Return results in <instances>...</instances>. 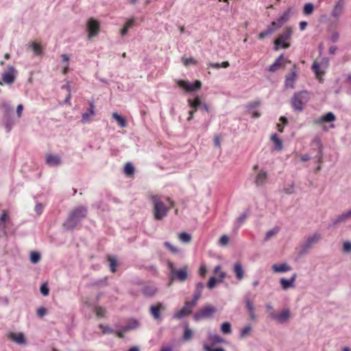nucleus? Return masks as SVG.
I'll list each match as a JSON object with an SVG mask.
<instances>
[{
	"mask_svg": "<svg viewBox=\"0 0 351 351\" xmlns=\"http://www.w3.org/2000/svg\"><path fill=\"white\" fill-rule=\"evenodd\" d=\"M87 208L84 206H79L73 209L66 221L63 223V226L66 230H71L75 228L77 224L86 217Z\"/></svg>",
	"mask_w": 351,
	"mask_h": 351,
	"instance_id": "nucleus-1",
	"label": "nucleus"
},
{
	"mask_svg": "<svg viewBox=\"0 0 351 351\" xmlns=\"http://www.w3.org/2000/svg\"><path fill=\"white\" fill-rule=\"evenodd\" d=\"M309 99V93L306 90L295 93L291 99L293 110L296 112H302Z\"/></svg>",
	"mask_w": 351,
	"mask_h": 351,
	"instance_id": "nucleus-2",
	"label": "nucleus"
},
{
	"mask_svg": "<svg viewBox=\"0 0 351 351\" xmlns=\"http://www.w3.org/2000/svg\"><path fill=\"white\" fill-rule=\"evenodd\" d=\"M293 34V29L291 27H287L284 32L280 34L274 41V49L278 50L280 48L287 49L290 47L289 40Z\"/></svg>",
	"mask_w": 351,
	"mask_h": 351,
	"instance_id": "nucleus-3",
	"label": "nucleus"
},
{
	"mask_svg": "<svg viewBox=\"0 0 351 351\" xmlns=\"http://www.w3.org/2000/svg\"><path fill=\"white\" fill-rule=\"evenodd\" d=\"M151 199L154 204V215L156 220H161L168 213V208L158 195H152Z\"/></svg>",
	"mask_w": 351,
	"mask_h": 351,
	"instance_id": "nucleus-4",
	"label": "nucleus"
},
{
	"mask_svg": "<svg viewBox=\"0 0 351 351\" xmlns=\"http://www.w3.org/2000/svg\"><path fill=\"white\" fill-rule=\"evenodd\" d=\"M217 312V308L212 305H206L193 315L195 321L210 318Z\"/></svg>",
	"mask_w": 351,
	"mask_h": 351,
	"instance_id": "nucleus-5",
	"label": "nucleus"
},
{
	"mask_svg": "<svg viewBox=\"0 0 351 351\" xmlns=\"http://www.w3.org/2000/svg\"><path fill=\"white\" fill-rule=\"evenodd\" d=\"M168 267L171 271L172 280H178L180 282H184L186 280L188 276V267L187 266H184V267L176 269L174 267L173 263L172 262H168Z\"/></svg>",
	"mask_w": 351,
	"mask_h": 351,
	"instance_id": "nucleus-6",
	"label": "nucleus"
},
{
	"mask_svg": "<svg viewBox=\"0 0 351 351\" xmlns=\"http://www.w3.org/2000/svg\"><path fill=\"white\" fill-rule=\"evenodd\" d=\"M176 82L179 87L189 93L199 90L202 86V83L199 80H196L195 82H189L182 80H177Z\"/></svg>",
	"mask_w": 351,
	"mask_h": 351,
	"instance_id": "nucleus-7",
	"label": "nucleus"
},
{
	"mask_svg": "<svg viewBox=\"0 0 351 351\" xmlns=\"http://www.w3.org/2000/svg\"><path fill=\"white\" fill-rule=\"evenodd\" d=\"M86 28L88 32V38L90 39L98 34L100 29V25L99 21L91 18L87 21Z\"/></svg>",
	"mask_w": 351,
	"mask_h": 351,
	"instance_id": "nucleus-8",
	"label": "nucleus"
},
{
	"mask_svg": "<svg viewBox=\"0 0 351 351\" xmlns=\"http://www.w3.org/2000/svg\"><path fill=\"white\" fill-rule=\"evenodd\" d=\"M290 317V311L289 309L283 310L280 313H276L274 311L270 313V317L280 324L287 322Z\"/></svg>",
	"mask_w": 351,
	"mask_h": 351,
	"instance_id": "nucleus-9",
	"label": "nucleus"
},
{
	"mask_svg": "<svg viewBox=\"0 0 351 351\" xmlns=\"http://www.w3.org/2000/svg\"><path fill=\"white\" fill-rule=\"evenodd\" d=\"M321 239V234L319 233H314L309 236L302 245V252H306L309 250L313 245L317 243Z\"/></svg>",
	"mask_w": 351,
	"mask_h": 351,
	"instance_id": "nucleus-10",
	"label": "nucleus"
},
{
	"mask_svg": "<svg viewBox=\"0 0 351 351\" xmlns=\"http://www.w3.org/2000/svg\"><path fill=\"white\" fill-rule=\"evenodd\" d=\"M165 309L166 307L162 303L158 302L156 305H152L149 307V313L155 320L160 321L162 319L160 311Z\"/></svg>",
	"mask_w": 351,
	"mask_h": 351,
	"instance_id": "nucleus-11",
	"label": "nucleus"
},
{
	"mask_svg": "<svg viewBox=\"0 0 351 351\" xmlns=\"http://www.w3.org/2000/svg\"><path fill=\"white\" fill-rule=\"evenodd\" d=\"M16 69L12 66H8V69L2 74V80L5 84H11L15 80Z\"/></svg>",
	"mask_w": 351,
	"mask_h": 351,
	"instance_id": "nucleus-12",
	"label": "nucleus"
},
{
	"mask_svg": "<svg viewBox=\"0 0 351 351\" xmlns=\"http://www.w3.org/2000/svg\"><path fill=\"white\" fill-rule=\"evenodd\" d=\"M345 0H338L331 12V16L338 20L343 12Z\"/></svg>",
	"mask_w": 351,
	"mask_h": 351,
	"instance_id": "nucleus-13",
	"label": "nucleus"
},
{
	"mask_svg": "<svg viewBox=\"0 0 351 351\" xmlns=\"http://www.w3.org/2000/svg\"><path fill=\"white\" fill-rule=\"evenodd\" d=\"M95 114V112L94 101H89L88 111L83 113L82 115V119H81L82 123L86 124L88 123H90L91 121V117L93 116H94Z\"/></svg>",
	"mask_w": 351,
	"mask_h": 351,
	"instance_id": "nucleus-14",
	"label": "nucleus"
},
{
	"mask_svg": "<svg viewBox=\"0 0 351 351\" xmlns=\"http://www.w3.org/2000/svg\"><path fill=\"white\" fill-rule=\"evenodd\" d=\"M297 79V71H296V67L294 65L293 69H291V73L287 75L285 79V86L286 88H294V84Z\"/></svg>",
	"mask_w": 351,
	"mask_h": 351,
	"instance_id": "nucleus-15",
	"label": "nucleus"
},
{
	"mask_svg": "<svg viewBox=\"0 0 351 351\" xmlns=\"http://www.w3.org/2000/svg\"><path fill=\"white\" fill-rule=\"evenodd\" d=\"M193 308L191 304H190L187 301L184 303L183 308L175 313L173 316L174 319H181L184 316L189 315L192 312V308Z\"/></svg>",
	"mask_w": 351,
	"mask_h": 351,
	"instance_id": "nucleus-16",
	"label": "nucleus"
},
{
	"mask_svg": "<svg viewBox=\"0 0 351 351\" xmlns=\"http://www.w3.org/2000/svg\"><path fill=\"white\" fill-rule=\"evenodd\" d=\"M297 274L295 273L293 274L290 279H286L285 278H282L280 280V282L283 290H287L289 288L294 287V282L296 280Z\"/></svg>",
	"mask_w": 351,
	"mask_h": 351,
	"instance_id": "nucleus-17",
	"label": "nucleus"
},
{
	"mask_svg": "<svg viewBox=\"0 0 351 351\" xmlns=\"http://www.w3.org/2000/svg\"><path fill=\"white\" fill-rule=\"evenodd\" d=\"M62 159L58 155L47 154L46 155V164L49 167H57L61 165Z\"/></svg>",
	"mask_w": 351,
	"mask_h": 351,
	"instance_id": "nucleus-18",
	"label": "nucleus"
},
{
	"mask_svg": "<svg viewBox=\"0 0 351 351\" xmlns=\"http://www.w3.org/2000/svg\"><path fill=\"white\" fill-rule=\"evenodd\" d=\"M141 291L146 297L151 298L156 295L157 288L154 285L146 284L142 287Z\"/></svg>",
	"mask_w": 351,
	"mask_h": 351,
	"instance_id": "nucleus-19",
	"label": "nucleus"
},
{
	"mask_svg": "<svg viewBox=\"0 0 351 351\" xmlns=\"http://www.w3.org/2000/svg\"><path fill=\"white\" fill-rule=\"evenodd\" d=\"M292 14L293 9L291 8H289L277 18L276 21L278 22L280 25L282 26L285 23L289 21Z\"/></svg>",
	"mask_w": 351,
	"mask_h": 351,
	"instance_id": "nucleus-20",
	"label": "nucleus"
},
{
	"mask_svg": "<svg viewBox=\"0 0 351 351\" xmlns=\"http://www.w3.org/2000/svg\"><path fill=\"white\" fill-rule=\"evenodd\" d=\"M336 120V117L332 112H328L315 121V123H331Z\"/></svg>",
	"mask_w": 351,
	"mask_h": 351,
	"instance_id": "nucleus-21",
	"label": "nucleus"
},
{
	"mask_svg": "<svg viewBox=\"0 0 351 351\" xmlns=\"http://www.w3.org/2000/svg\"><path fill=\"white\" fill-rule=\"evenodd\" d=\"M8 337L13 341L17 343L18 344L21 345L26 343L25 337L22 332H19L18 334H16L14 332H10L8 335Z\"/></svg>",
	"mask_w": 351,
	"mask_h": 351,
	"instance_id": "nucleus-22",
	"label": "nucleus"
},
{
	"mask_svg": "<svg viewBox=\"0 0 351 351\" xmlns=\"http://www.w3.org/2000/svg\"><path fill=\"white\" fill-rule=\"evenodd\" d=\"M285 61V57L283 54L279 56V57L275 60V62L271 64L268 69V71L269 72H276L278 71L280 66L282 65Z\"/></svg>",
	"mask_w": 351,
	"mask_h": 351,
	"instance_id": "nucleus-23",
	"label": "nucleus"
},
{
	"mask_svg": "<svg viewBox=\"0 0 351 351\" xmlns=\"http://www.w3.org/2000/svg\"><path fill=\"white\" fill-rule=\"evenodd\" d=\"M267 179V173L265 171L261 170L255 178V184L258 186L264 185Z\"/></svg>",
	"mask_w": 351,
	"mask_h": 351,
	"instance_id": "nucleus-24",
	"label": "nucleus"
},
{
	"mask_svg": "<svg viewBox=\"0 0 351 351\" xmlns=\"http://www.w3.org/2000/svg\"><path fill=\"white\" fill-rule=\"evenodd\" d=\"M233 271L238 280H241L244 277V269L240 263H236L233 267Z\"/></svg>",
	"mask_w": 351,
	"mask_h": 351,
	"instance_id": "nucleus-25",
	"label": "nucleus"
},
{
	"mask_svg": "<svg viewBox=\"0 0 351 351\" xmlns=\"http://www.w3.org/2000/svg\"><path fill=\"white\" fill-rule=\"evenodd\" d=\"M271 268L276 273H285L291 270V267L286 263L280 265L274 264Z\"/></svg>",
	"mask_w": 351,
	"mask_h": 351,
	"instance_id": "nucleus-26",
	"label": "nucleus"
},
{
	"mask_svg": "<svg viewBox=\"0 0 351 351\" xmlns=\"http://www.w3.org/2000/svg\"><path fill=\"white\" fill-rule=\"evenodd\" d=\"M348 220L345 212H343L341 215L337 216L335 218L332 219L330 226L332 227L337 226L339 223H346Z\"/></svg>",
	"mask_w": 351,
	"mask_h": 351,
	"instance_id": "nucleus-27",
	"label": "nucleus"
},
{
	"mask_svg": "<svg viewBox=\"0 0 351 351\" xmlns=\"http://www.w3.org/2000/svg\"><path fill=\"white\" fill-rule=\"evenodd\" d=\"M208 339L213 343H220L224 342L223 338L210 332L208 333Z\"/></svg>",
	"mask_w": 351,
	"mask_h": 351,
	"instance_id": "nucleus-28",
	"label": "nucleus"
},
{
	"mask_svg": "<svg viewBox=\"0 0 351 351\" xmlns=\"http://www.w3.org/2000/svg\"><path fill=\"white\" fill-rule=\"evenodd\" d=\"M187 101H188L189 106L191 108H195V109H197V108L202 107V105L203 104L201 101L200 98L198 96H196L193 100L191 99H189Z\"/></svg>",
	"mask_w": 351,
	"mask_h": 351,
	"instance_id": "nucleus-29",
	"label": "nucleus"
},
{
	"mask_svg": "<svg viewBox=\"0 0 351 351\" xmlns=\"http://www.w3.org/2000/svg\"><path fill=\"white\" fill-rule=\"evenodd\" d=\"M271 141L275 144V149L281 150L282 149V141L278 137L276 134H271Z\"/></svg>",
	"mask_w": 351,
	"mask_h": 351,
	"instance_id": "nucleus-30",
	"label": "nucleus"
},
{
	"mask_svg": "<svg viewBox=\"0 0 351 351\" xmlns=\"http://www.w3.org/2000/svg\"><path fill=\"white\" fill-rule=\"evenodd\" d=\"M112 117L118 122V123L121 128L126 127L127 123H126L125 119L122 116L119 114L117 112H114L112 114Z\"/></svg>",
	"mask_w": 351,
	"mask_h": 351,
	"instance_id": "nucleus-31",
	"label": "nucleus"
},
{
	"mask_svg": "<svg viewBox=\"0 0 351 351\" xmlns=\"http://www.w3.org/2000/svg\"><path fill=\"white\" fill-rule=\"evenodd\" d=\"M280 230L278 227H274V228L268 230L265 236L264 241H267L271 239L273 237H274Z\"/></svg>",
	"mask_w": 351,
	"mask_h": 351,
	"instance_id": "nucleus-32",
	"label": "nucleus"
},
{
	"mask_svg": "<svg viewBox=\"0 0 351 351\" xmlns=\"http://www.w3.org/2000/svg\"><path fill=\"white\" fill-rule=\"evenodd\" d=\"M179 240L185 243H189L191 241V235L186 232H182L178 234Z\"/></svg>",
	"mask_w": 351,
	"mask_h": 351,
	"instance_id": "nucleus-33",
	"label": "nucleus"
},
{
	"mask_svg": "<svg viewBox=\"0 0 351 351\" xmlns=\"http://www.w3.org/2000/svg\"><path fill=\"white\" fill-rule=\"evenodd\" d=\"M29 47L33 50L35 56H40L42 54L41 46L36 42H32L29 44Z\"/></svg>",
	"mask_w": 351,
	"mask_h": 351,
	"instance_id": "nucleus-34",
	"label": "nucleus"
},
{
	"mask_svg": "<svg viewBox=\"0 0 351 351\" xmlns=\"http://www.w3.org/2000/svg\"><path fill=\"white\" fill-rule=\"evenodd\" d=\"M247 216V213H242L235 221L234 223V227L237 228H239L241 227V226L243 224V223L245 221Z\"/></svg>",
	"mask_w": 351,
	"mask_h": 351,
	"instance_id": "nucleus-35",
	"label": "nucleus"
},
{
	"mask_svg": "<svg viewBox=\"0 0 351 351\" xmlns=\"http://www.w3.org/2000/svg\"><path fill=\"white\" fill-rule=\"evenodd\" d=\"M139 326V323L136 319H131L129 324L124 326V331H129L133 329H135Z\"/></svg>",
	"mask_w": 351,
	"mask_h": 351,
	"instance_id": "nucleus-36",
	"label": "nucleus"
},
{
	"mask_svg": "<svg viewBox=\"0 0 351 351\" xmlns=\"http://www.w3.org/2000/svg\"><path fill=\"white\" fill-rule=\"evenodd\" d=\"M314 10V5L311 3L304 4L303 8V14L305 15H311Z\"/></svg>",
	"mask_w": 351,
	"mask_h": 351,
	"instance_id": "nucleus-37",
	"label": "nucleus"
},
{
	"mask_svg": "<svg viewBox=\"0 0 351 351\" xmlns=\"http://www.w3.org/2000/svg\"><path fill=\"white\" fill-rule=\"evenodd\" d=\"M164 245L173 254H176L180 252V250L173 245L170 242L165 241Z\"/></svg>",
	"mask_w": 351,
	"mask_h": 351,
	"instance_id": "nucleus-38",
	"label": "nucleus"
},
{
	"mask_svg": "<svg viewBox=\"0 0 351 351\" xmlns=\"http://www.w3.org/2000/svg\"><path fill=\"white\" fill-rule=\"evenodd\" d=\"M108 260L110 262V271L112 273H114L117 270V267L118 266V263L116 258L110 256H108Z\"/></svg>",
	"mask_w": 351,
	"mask_h": 351,
	"instance_id": "nucleus-39",
	"label": "nucleus"
},
{
	"mask_svg": "<svg viewBox=\"0 0 351 351\" xmlns=\"http://www.w3.org/2000/svg\"><path fill=\"white\" fill-rule=\"evenodd\" d=\"M221 330L224 334H230L232 332L231 324L228 322L222 323Z\"/></svg>",
	"mask_w": 351,
	"mask_h": 351,
	"instance_id": "nucleus-40",
	"label": "nucleus"
},
{
	"mask_svg": "<svg viewBox=\"0 0 351 351\" xmlns=\"http://www.w3.org/2000/svg\"><path fill=\"white\" fill-rule=\"evenodd\" d=\"M282 26L279 25L278 22L277 21H272L270 25H269L267 27V29L269 31H271V34H272L274 32H276L278 29H279Z\"/></svg>",
	"mask_w": 351,
	"mask_h": 351,
	"instance_id": "nucleus-41",
	"label": "nucleus"
},
{
	"mask_svg": "<svg viewBox=\"0 0 351 351\" xmlns=\"http://www.w3.org/2000/svg\"><path fill=\"white\" fill-rule=\"evenodd\" d=\"M193 337V331L190 329L188 326H185V330L183 335V339L184 341H189Z\"/></svg>",
	"mask_w": 351,
	"mask_h": 351,
	"instance_id": "nucleus-42",
	"label": "nucleus"
},
{
	"mask_svg": "<svg viewBox=\"0 0 351 351\" xmlns=\"http://www.w3.org/2000/svg\"><path fill=\"white\" fill-rule=\"evenodd\" d=\"M209 66L212 68H214V69H219V68H227L230 66V64H229V62L228 61H225V62H223L222 63H210L209 64Z\"/></svg>",
	"mask_w": 351,
	"mask_h": 351,
	"instance_id": "nucleus-43",
	"label": "nucleus"
},
{
	"mask_svg": "<svg viewBox=\"0 0 351 351\" xmlns=\"http://www.w3.org/2000/svg\"><path fill=\"white\" fill-rule=\"evenodd\" d=\"M251 331H252V327L249 325L245 326L241 330L239 337L241 339L245 338L246 336H247L250 333Z\"/></svg>",
	"mask_w": 351,
	"mask_h": 351,
	"instance_id": "nucleus-44",
	"label": "nucleus"
},
{
	"mask_svg": "<svg viewBox=\"0 0 351 351\" xmlns=\"http://www.w3.org/2000/svg\"><path fill=\"white\" fill-rule=\"evenodd\" d=\"M40 254L37 252H32L30 254V261L32 263H37L40 260Z\"/></svg>",
	"mask_w": 351,
	"mask_h": 351,
	"instance_id": "nucleus-45",
	"label": "nucleus"
},
{
	"mask_svg": "<svg viewBox=\"0 0 351 351\" xmlns=\"http://www.w3.org/2000/svg\"><path fill=\"white\" fill-rule=\"evenodd\" d=\"M99 328L102 330V333L105 334H113L114 330L108 326L100 324Z\"/></svg>",
	"mask_w": 351,
	"mask_h": 351,
	"instance_id": "nucleus-46",
	"label": "nucleus"
},
{
	"mask_svg": "<svg viewBox=\"0 0 351 351\" xmlns=\"http://www.w3.org/2000/svg\"><path fill=\"white\" fill-rule=\"evenodd\" d=\"M245 304L246 308L247 309V311L249 312L253 311V310H254V307L252 302L250 300V298L247 295L245 297Z\"/></svg>",
	"mask_w": 351,
	"mask_h": 351,
	"instance_id": "nucleus-47",
	"label": "nucleus"
},
{
	"mask_svg": "<svg viewBox=\"0 0 351 351\" xmlns=\"http://www.w3.org/2000/svg\"><path fill=\"white\" fill-rule=\"evenodd\" d=\"M124 171L126 175H132L134 172V167L131 163H127L124 167Z\"/></svg>",
	"mask_w": 351,
	"mask_h": 351,
	"instance_id": "nucleus-48",
	"label": "nucleus"
},
{
	"mask_svg": "<svg viewBox=\"0 0 351 351\" xmlns=\"http://www.w3.org/2000/svg\"><path fill=\"white\" fill-rule=\"evenodd\" d=\"M96 315L99 317H104L106 315V309L101 306L95 307Z\"/></svg>",
	"mask_w": 351,
	"mask_h": 351,
	"instance_id": "nucleus-49",
	"label": "nucleus"
},
{
	"mask_svg": "<svg viewBox=\"0 0 351 351\" xmlns=\"http://www.w3.org/2000/svg\"><path fill=\"white\" fill-rule=\"evenodd\" d=\"M1 108L3 109V111L5 114H9L13 111V108L7 103H4L2 104Z\"/></svg>",
	"mask_w": 351,
	"mask_h": 351,
	"instance_id": "nucleus-50",
	"label": "nucleus"
},
{
	"mask_svg": "<svg viewBox=\"0 0 351 351\" xmlns=\"http://www.w3.org/2000/svg\"><path fill=\"white\" fill-rule=\"evenodd\" d=\"M229 242V238L227 235H223L219 240V245L221 246L226 245Z\"/></svg>",
	"mask_w": 351,
	"mask_h": 351,
	"instance_id": "nucleus-51",
	"label": "nucleus"
},
{
	"mask_svg": "<svg viewBox=\"0 0 351 351\" xmlns=\"http://www.w3.org/2000/svg\"><path fill=\"white\" fill-rule=\"evenodd\" d=\"M204 288V285L203 282H197L196 284L195 293L202 295V290Z\"/></svg>",
	"mask_w": 351,
	"mask_h": 351,
	"instance_id": "nucleus-52",
	"label": "nucleus"
},
{
	"mask_svg": "<svg viewBox=\"0 0 351 351\" xmlns=\"http://www.w3.org/2000/svg\"><path fill=\"white\" fill-rule=\"evenodd\" d=\"M40 291L45 296H47L49 295V288L45 283L42 284V285L40 286Z\"/></svg>",
	"mask_w": 351,
	"mask_h": 351,
	"instance_id": "nucleus-53",
	"label": "nucleus"
},
{
	"mask_svg": "<svg viewBox=\"0 0 351 351\" xmlns=\"http://www.w3.org/2000/svg\"><path fill=\"white\" fill-rule=\"evenodd\" d=\"M182 62L185 66L196 64V60L193 58H182Z\"/></svg>",
	"mask_w": 351,
	"mask_h": 351,
	"instance_id": "nucleus-54",
	"label": "nucleus"
},
{
	"mask_svg": "<svg viewBox=\"0 0 351 351\" xmlns=\"http://www.w3.org/2000/svg\"><path fill=\"white\" fill-rule=\"evenodd\" d=\"M201 295L194 293L193 298L191 301H187L193 307L197 304L198 300L201 298Z\"/></svg>",
	"mask_w": 351,
	"mask_h": 351,
	"instance_id": "nucleus-55",
	"label": "nucleus"
},
{
	"mask_svg": "<svg viewBox=\"0 0 351 351\" xmlns=\"http://www.w3.org/2000/svg\"><path fill=\"white\" fill-rule=\"evenodd\" d=\"M204 350L205 351H226L224 348H218L216 349L212 348L208 344H204L203 346Z\"/></svg>",
	"mask_w": 351,
	"mask_h": 351,
	"instance_id": "nucleus-56",
	"label": "nucleus"
},
{
	"mask_svg": "<svg viewBox=\"0 0 351 351\" xmlns=\"http://www.w3.org/2000/svg\"><path fill=\"white\" fill-rule=\"evenodd\" d=\"M217 283V279L215 277H211L208 282V284H207V287L210 289H212L215 287V285Z\"/></svg>",
	"mask_w": 351,
	"mask_h": 351,
	"instance_id": "nucleus-57",
	"label": "nucleus"
},
{
	"mask_svg": "<svg viewBox=\"0 0 351 351\" xmlns=\"http://www.w3.org/2000/svg\"><path fill=\"white\" fill-rule=\"evenodd\" d=\"M343 250L345 252H350L351 243L350 241H345L343 245Z\"/></svg>",
	"mask_w": 351,
	"mask_h": 351,
	"instance_id": "nucleus-58",
	"label": "nucleus"
},
{
	"mask_svg": "<svg viewBox=\"0 0 351 351\" xmlns=\"http://www.w3.org/2000/svg\"><path fill=\"white\" fill-rule=\"evenodd\" d=\"M339 38V34L337 32H333L330 37V40L332 43H336Z\"/></svg>",
	"mask_w": 351,
	"mask_h": 351,
	"instance_id": "nucleus-59",
	"label": "nucleus"
},
{
	"mask_svg": "<svg viewBox=\"0 0 351 351\" xmlns=\"http://www.w3.org/2000/svg\"><path fill=\"white\" fill-rule=\"evenodd\" d=\"M269 35H271V31L266 29L265 31H263L259 34L258 38L263 39L264 38Z\"/></svg>",
	"mask_w": 351,
	"mask_h": 351,
	"instance_id": "nucleus-60",
	"label": "nucleus"
},
{
	"mask_svg": "<svg viewBox=\"0 0 351 351\" xmlns=\"http://www.w3.org/2000/svg\"><path fill=\"white\" fill-rule=\"evenodd\" d=\"M43 205L40 203H38L36 204V206H35V211L36 212V213L40 215L42 213H43Z\"/></svg>",
	"mask_w": 351,
	"mask_h": 351,
	"instance_id": "nucleus-61",
	"label": "nucleus"
},
{
	"mask_svg": "<svg viewBox=\"0 0 351 351\" xmlns=\"http://www.w3.org/2000/svg\"><path fill=\"white\" fill-rule=\"evenodd\" d=\"M319 68H320V66L319 64L317 63V62H314L313 64V66H312V69L313 71H314V73L318 75L319 73Z\"/></svg>",
	"mask_w": 351,
	"mask_h": 351,
	"instance_id": "nucleus-62",
	"label": "nucleus"
},
{
	"mask_svg": "<svg viewBox=\"0 0 351 351\" xmlns=\"http://www.w3.org/2000/svg\"><path fill=\"white\" fill-rule=\"evenodd\" d=\"M259 106H260V101H253V102L248 104L246 106V108L248 109H252V108H255Z\"/></svg>",
	"mask_w": 351,
	"mask_h": 351,
	"instance_id": "nucleus-63",
	"label": "nucleus"
},
{
	"mask_svg": "<svg viewBox=\"0 0 351 351\" xmlns=\"http://www.w3.org/2000/svg\"><path fill=\"white\" fill-rule=\"evenodd\" d=\"M47 313V310L44 307H40L38 310H37V315L39 316V317H43L44 315H45Z\"/></svg>",
	"mask_w": 351,
	"mask_h": 351,
	"instance_id": "nucleus-64",
	"label": "nucleus"
}]
</instances>
